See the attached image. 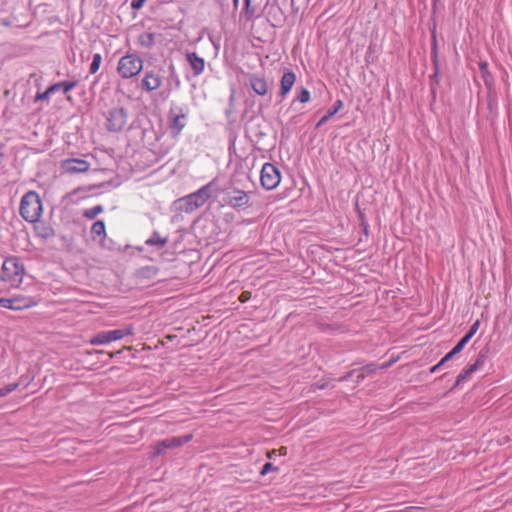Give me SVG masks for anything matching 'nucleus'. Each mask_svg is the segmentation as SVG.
<instances>
[{
  "label": "nucleus",
  "instance_id": "nucleus-1",
  "mask_svg": "<svg viewBox=\"0 0 512 512\" xmlns=\"http://www.w3.org/2000/svg\"><path fill=\"white\" fill-rule=\"evenodd\" d=\"M19 212L25 221L29 223L38 222L43 212L40 195L32 190L24 194L20 202Z\"/></svg>",
  "mask_w": 512,
  "mask_h": 512
},
{
  "label": "nucleus",
  "instance_id": "nucleus-2",
  "mask_svg": "<svg viewBox=\"0 0 512 512\" xmlns=\"http://www.w3.org/2000/svg\"><path fill=\"white\" fill-rule=\"evenodd\" d=\"M211 186L212 183H208L196 192L178 199L175 202L176 208L182 212L190 213L203 206L211 197Z\"/></svg>",
  "mask_w": 512,
  "mask_h": 512
},
{
  "label": "nucleus",
  "instance_id": "nucleus-3",
  "mask_svg": "<svg viewBox=\"0 0 512 512\" xmlns=\"http://www.w3.org/2000/svg\"><path fill=\"white\" fill-rule=\"evenodd\" d=\"M24 273L25 268L19 258L11 256L3 262L0 279L10 282L12 285H19L22 282Z\"/></svg>",
  "mask_w": 512,
  "mask_h": 512
},
{
  "label": "nucleus",
  "instance_id": "nucleus-4",
  "mask_svg": "<svg viewBox=\"0 0 512 512\" xmlns=\"http://www.w3.org/2000/svg\"><path fill=\"white\" fill-rule=\"evenodd\" d=\"M143 69V60L137 54H127L120 58L117 71L121 77L128 79L138 75Z\"/></svg>",
  "mask_w": 512,
  "mask_h": 512
},
{
  "label": "nucleus",
  "instance_id": "nucleus-5",
  "mask_svg": "<svg viewBox=\"0 0 512 512\" xmlns=\"http://www.w3.org/2000/svg\"><path fill=\"white\" fill-rule=\"evenodd\" d=\"M223 201L230 207L240 211L250 206L248 193L233 186L227 187L223 192Z\"/></svg>",
  "mask_w": 512,
  "mask_h": 512
},
{
  "label": "nucleus",
  "instance_id": "nucleus-6",
  "mask_svg": "<svg viewBox=\"0 0 512 512\" xmlns=\"http://www.w3.org/2000/svg\"><path fill=\"white\" fill-rule=\"evenodd\" d=\"M128 120V110L125 107H113L108 111L105 127L109 132H121Z\"/></svg>",
  "mask_w": 512,
  "mask_h": 512
},
{
  "label": "nucleus",
  "instance_id": "nucleus-7",
  "mask_svg": "<svg viewBox=\"0 0 512 512\" xmlns=\"http://www.w3.org/2000/svg\"><path fill=\"white\" fill-rule=\"evenodd\" d=\"M187 111L182 107H171L168 112V129L173 139H176L184 129Z\"/></svg>",
  "mask_w": 512,
  "mask_h": 512
},
{
  "label": "nucleus",
  "instance_id": "nucleus-8",
  "mask_svg": "<svg viewBox=\"0 0 512 512\" xmlns=\"http://www.w3.org/2000/svg\"><path fill=\"white\" fill-rule=\"evenodd\" d=\"M192 437V434H187L183 436H173L170 438L160 440L156 442L155 445L153 446V451L151 452L150 458H156L164 454L169 449L180 447L191 441Z\"/></svg>",
  "mask_w": 512,
  "mask_h": 512
},
{
  "label": "nucleus",
  "instance_id": "nucleus-9",
  "mask_svg": "<svg viewBox=\"0 0 512 512\" xmlns=\"http://www.w3.org/2000/svg\"><path fill=\"white\" fill-rule=\"evenodd\" d=\"M281 180L280 170L272 163H265L262 166L260 181L266 190L275 189Z\"/></svg>",
  "mask_w": 512,
  "mask_h": 512
},
{
  "label": "nucleus",
  "instance_id": "nucleus-10",
  "mask_svg": "<svg viewBox=\"0 0 512 512\" xmlns=\"http://www.w3.org/2000/svg\"><path fill=\"white\" fill-rule=\"evenodd\" d=\"M132 334H133V328L131 326L127 327L125 329L103 331V332L96 334L94 337H92L90 340V343L92 345H103V344L109 343L111 341L120 340L123 337L132 335Z\"/></svg>",
  "mask_w": 512,
  "mask_h": 512
},
{
  "label": "nucleus",
  "instance_id": "nucleus-11",
  "mask_svg": "<svg viewBox=\"0 0 512 512\" xmlns=\"http://www.w3.org/2000/svg\"><path fill=\"white\" fill-rule=\"evenodd\" d=\"M36 304L32 297L17 295L11 298L0 297V306L11 310H23Z\"/></svg>",
  "mask_w": 512,
  "mask_h": 512
},
{
  "label": "nucleus",
  "instance_id": "nucleus-12",
  "mask_svg": "<svg viewBox=\"0 0 512 512\" xmlns=\"http://www.w3.org/2000/svg\"><path fill=\"white\" fill-rule=\"evenodd\" d=\"M61 167L70 174L84 173L89 170L90 163L83 159L69 158L62 161Z\"/></svg>",
  "mask_w": 512,
  "mask_h": 512
},
{
  "label": "nucleus",
  "instance_id": "nucleus-13",
  "mask_svg": "<svg viewBox=\"0 0 512 512\" xmlns=\"http://www.w3.org/2000/svg\"><path fill=\"white\" fill-rule=\"evenodd\" d=\"M267 20L271 23L272 27H281L284 22L286 21V13L284 10L280 7V5L274 1L270 6L267 8Z\"/></svg>",
  "mask_w": 512,
  "mask_h": 512
},
{
  "label": "nucleus",
  "instance_id": "nucleus-14",
  "mask_svg": "<svg viewBox=\"0 0 512 512\" xmlns=\"http://www.w3.org/2000/svg\"><path fill=\"white\" fill-rule=\"evenodd\" d=\"M162 84V77L154 71H147L141 81V88L152 92L157 90Z\"/></svg>",
  "mask_w": 512,
  "mask_h": 512
},
{
  "label": "nucleus",
  "instance_id": "nucleus-15",
  "mask_svg": "<svg viewBox=\"0 0 512 512\" xmlns=\"http://www.w3.org/2000/svg\"><path fill=\"white\" fill-rule=\"evenodd\" d=\"M159 273V268L154 265H147L135 270L134 278L140 282L153 280Z\"/></svg>",
  "mask_w": 512,
  "mask_h": 512
},
{
  "label": "nucleus",
  "instance_id": "nucleus-16",
  "mask_svg": "<svg viewBox=\"0 0 512 512\" xmlns=\"http://www.w3.org/2000/svg\"><path fill=\"white\" fill-rule=\"evenodd\" d=\"M296 81V75L293 71L287 69L281 78L280 81V91L279 95L281 98H285L286 95L290 92L292 89L294 83Z\"/></svg>",
  "mask_w": 512,
  "mask_h": 512
},
{
  "label": "nucleus",
  "instance_id": "nucleus-17",
  "mask_svg": "<svg viewBox=\"0 0 512 512\" xmlns=\"http://www.w3.org/2000/svg\"><path fill=\"white\" fill-rule=\"evenodd\" d=\"M249 82L252 90L259 96H264L268 92V83L264 77L257 74L249 76Z\"/></svg>",
  "mask_w": 512,
  "mask_h": 512
},
{
  "label": "nucleus",
  "instance_id": "nucleus-18",
  "mask_svg": "<svg viewBox=\"0 0 512 512\" xmlns=\"http://www.w3.org/2000/svg\"><path fill=\"white\" fill-rule=\"evenodd\" d=\"M187 61L189 62L193 75L198 76L200 75L205 68V60L204 58L198 56L196 52H188L187 55Z\"/></svg>",
  "mask_w": 512,
  "mask_h": 512
},
{
  "label": "nucleus",
  "instance_id": "nucleus-19",
  "mask_svg": "<svg viewBox=\"0 0 512 512\" xmlns=\"http://www.w3.org/2000/svg\"><path fill=\"white\" fill-rule=\"evenodd\" d=\"M34 224V231L38 237L46 240L55 236V230L50 224L39 220Z\"/></svg>",
  "mask_w": 512,
  "mask_h": 512
},
{
  "label": "nucleus",
  "instance_id": "nucleus-20",
  "mask_svg": "<svg viewBox=\"0 0 512 512\" xmlns=\"http://www.w3.org/2000/svg\"><path fill=\"white\" fill-rule=\"evenodd\" d=\"M434 67V73L430 76V92H431V98L434 102L437 97V86L440 83V65L439 62L437 64H433Z\"/></svg>",
  "mask_w": 512,
  "mask_h": 512
},
{
  "label": "nucleus",
  "instance_id": "nucleus-21",
  "mask_svg": "<svg viewBox=\"0 0 512 512\" xmlns=\"http://www.w3.org/2000/svg\"><path fill=\"white\" fill-rule=\"evenodd\" d=\"M168 243V236L162 237L158 231H153L151 236L145 241L148 246H155L158 249L163 248Z\"/></svg>",
  "mask_w": 512,
  "mask_h": 512
},
{
  "label": "nucleus",
  "instance_id": "nucleus-22",
  "mask_svg": "<svg viewBox=\"0 0 512 512\" xmlns=\"http://www.w3.org/2000/svg\"><path fill=\"white\" fill-rule=\"evenodd\" d=\"M78 84L77 80L73 81H60L57 83H54L50 85V91L55 93L56 91L62 90L64 94H67L69 91H71L73 88H75Z\"/></svg>",
  "mask_w": 512,
  "mask_h": 512
},
{
  "label": "nucleus",
  "instance_id": "nucleus-23",
  "mask_svg": "<svg viewBox=\"0 0 512 512\" xmlns=\"http://www.w3.org/2000/svg\"><path fill=\"white\" fill-rule=\"evenodd\" d=\"M91 235L93 239L99 238V240H104L106 237V228L103 220H97L93 223Z\"/></svg>",
  "mask_w": 512,
  "mask_h": 512
},
{
  "label": "nucleus",
  "instance_id": "nucleus-24",
  "mask_svg": "<svg viewBox=\"0 0 512 512\" xmlns=\"http://www.w3.org/2000/svg\"><path fill=\"white\" fill-rule=\"evenodd\" d=\"M243 16L247 21L258 17L257 8L252 4V0H244Z\"/></svg>",
  "mask_w": 512,
  "mask_h": 512
},
{
  "label": "nucleus",
  "instance_id": "nucleus-25",
  "mask_svg": "<svg viewBox=\"0 0 512 512\" xmlns=\"http://www.w3.org/2000/svg\"><path fill=\"white\" fill-rule=\"evenodd\" d=\"M138 40L141 46L152 48L155 45V34L150 32L142 33Z\"/></svg>",
  "mask_w": 512,
  "mask_h": 512
},
{
  "label": "nucleus",
  "instance_id": "nucleus-26",
  "mask_svg": "<svg viewBox=\"0 0 512 512\" xmlns=\"http://www.w3.org/2000/svg\"><path fill=\"white\" fill-rule=\"evenodd\" d=\"M479 68L481 70L482 78L484 80L485 85L488 86V87L492 86V84H493V76L488 71V63L487 62H480L479 63Z\"/></svg>",
  "mask_w": 512,
  "mask_h": 512
},
{
  "label": "nucleus",
  "instance_id": "nucleus-27",
  "mask_svg": "<svg viewBox=\"0 0 512 512\" xmlns=\"http://www.w3.org/2000/svg\"><path fill=\"white\" fill-rule=\"evenodd\" d=\"M431 60H432V64H437V62H439L437 36H436L435 27L432 30Z\"/></svg>",
  "mask_w": 512,
  "mask_h": 512
},
{
  "label": "nucleus",
  "instance_id": "nucleus-28",
  "mask_svg": "<svg viewBox=\"0 0 512 512\" xmlns=\"http://www.w3.org/2000/svg\"><path fill=\"white\" fill-rule=\"evenodd\" d=\"M103 206L102 205H96L92 208L85 209L83 212V216L89 220H92L97 217L98 214L103 212Z\"/></svg>",
  "mask_w": 512,
  "mask_h": 512
},
{
  "label": "nucleus",
  "instance_id": "nucleus-29",
  "mask_svg": "<svg viewBox=\"0 0 512 512\" xmlns=\"http://www.w3.org/2000/svg\"><path fill=\"white\" fill-rule=\"evenodd\" d=\"M131 350H132L131 346H124L115 352H109L108 355L110 358L117 357V358H121V359H126L127 355H130Z\"/></svg>",
  "mask_w": 512,
  "mask_h": 512
},
{
  "label": "nucleus",
  "instance_id": "nucleus-30",
  "mask_svg": "<svg viewBox=\"0 0 512 512\" xmlns=\"http://www.w3.org/2000/svg\"><path fill=\"white\" fill-rule=\"evenodd\" d=\"M102 62V56L100 53H96L93 55L92 63L90 64L89 72L91 74H95L98 72L100 65Z\"/></svg>",
  "mask_w": 512,
  "mask_h": 512
},
{
  "label": "nucleus",
  "instance_id": "nucleus-31",
  "mask_svg": "<svg viewBox=\"0 0 512 512\" xmlns=\"http://www.w3.org/2000/svg\"><path fill=\"white\" fill-rule=\"evenodd\" d=\"M295 100L300 103H307L310 100V91L305 87H300Z\"/></svg>",
  "mask_w": 512,
  "mask_h": 512
},
{
  "label": "nucleus",
  "instance_id": "nucleus-32",
  "mask_svg": "<svg viewBox=\"0 0 512 512\" xmlns=\"http://www.w3.org/2000/svg\"><path fill=\"white\" fill-rule=\"evenodd\" d=\"M471 338H469L467 335H464L458 342L457 344L452 348V350L454 351V353L456 354H459L463 349L464 347L466 346V344L470 341Z\"/></svg>",
  "mask_w": 512,
  "mask_h": 512
},
{
  "label": "nucleus",
  "instance_id": "nucleus-33",
  "mask_svg": "<svg viewBox=\"0 0 512 512\" xmlns=\"http://www.w3.org/2000/svg\"><path fill=\"white\" fill-rule=\"evenodd\" d=\"M19 386V383H10L0 388V397H4L9 393L15 391Z\"/></svg>",
  "mask_w": 512,
  "mask_h": 512
},
{
  "label": "nucleus",
  "instance_id": "nucleus-34",
  "mask_svg": "<svg viewBox=\"0 0 512 512\" xmlns=\"http://www.w3.org/2000/svg\"><path fill=\"white\" fill-rule=\"evenodd\" d=\"M470 376V373L464 369L458 376H457V379L454 383V385L451 387L450 391L454 390L455 388H457L462 382H464L467 377Z\"/></svg>",
  "mask_w": 512,
  "mask_h": 512
},
{
  "label": "nucleus",
  "instance_id": "nucleus-35",
  "mask_svg": "<svg viewBox=\"0 0 512 512\" xmlns=\"http://www.w3.org/2000/svg\"><path fill=\"white\" fill-rule=\"evenodd\" d=\"M343 107V101L342 100H336L333 104V106L327 111V114L330 117H333L336 113H338Z\"/></svg>",
  "mask_w": 512,
  "mask_h": 512
},
{
  "label": "nucleus",
  "instance_id": "nucleus-36",
  "mask_svg": "<svg viewBox=\"0 0 512 512\" xmlns=\"http://www.w3.org/2000/svg\"><path fill=\"white\" fill-rule=\"evenodd\" d=\"M271 471H275V472H278L279 471V468L277 466H274L273 463L271 462H266L262 468H261V471H260V474L262 476L268 474L269 472Z\"/></svg>",
  "mask_w": 512,
  "mask_h": 512
},
{
  "label": "nucleus",
  "instance_id": "nucleus-37",
  "mask_svg": "<svg viewBox=\"0 0 512 512\" xmlns=\"http://www.w3.org/2000/svg\"><path fill=\"white\" fill-rule=\"evenodd\" d=\"M487 353H488V348H485V349H482L475 361V364L478 365V367H482L483 364L485 363L486 359H487Z\"/></svg>",
  "mask_w": 512,
  "mask_h": 512
},
{
  "label": "nucleus",
  "instance_id": "nucleus-38",
  "mask_svg": "<svg viewBox=\"0 0 512 512\" xmlns=\"http://www.w3.org/2000/svg\"><path fill=\"white\" fill-rule=\"evenodd\" d=\"M51 94H53V92L50 91V87H48L44 92H37L34 101L47 100Z\"/></svg>",
  "mask_w": 512,
  "mask_h": 512
},
{
  "label": "nucleus",
  "instance_id": "nucleus-39",
  "mask_svg": "<svg viewBox=\"0 0 512 512\" xmlns=\"http://www.w3.org/2000/svg\"><path fill=\"white\" fill-rule=\"evenodd\" d=\"M480 327V321L479 320H476L469 328L468 332L465 334L467 335L469 338H472L476 332L478 331Z\"/></svg>",
  "mask_w": 512,
  "mask_h": 512
},
{
  "label": "nucleus",
  "instance_id": "nucleus-40",
  "mask_svg": "<svg viewBox=\"0 0 512 512\" xmlns=\"http://www.w3.org/2000/svg\"><path fill=\"white\" fill-rule=\"evenodd\" d=\"M146 1L147 0H132L130 4L131 8L133 10H140L144 6Z\"/></svg>",
  "mask_w": 512,
  "mask_h": 512
},
{
  "label": "nucleus",
  "instance_id": "nucleus-41",
  "mask_svg": "<svg viewBox=\"0 0 512 512\" xmlns=\"http://www.w3.org/2000/svg\"><path fill=\"white\" fill-rule=\"evenodd\" d=\"M457 355L456 353H454V351L451 349L447 354H445V356L440 360V365H444L445 363H447L448 361L452 360L453 357Z\"/></svg>",
  "mask_w": 512,
  "mask_h": 512
},
{
  "label": "nucleus",
  "instance_id": "nucleus-42",
  "mask_svg": "<svg viewBox=\"0 0 512 512\" xmlns=\"http://www.w3.org/2000/svg\"><path fill=\"white\" fill-rule=\"evenodd\" d=\"M251 298V292L243 291L239 296V301L242 303L247 302Z\"/></svg>",
  "mask_w": 512,
  "mask_h": 512
},
{
  "label": "nucleus",
  "instance_id": "nucleus-43",
  "mask_svg": "<svg viewBox=\"0 0 512 512\" xmlns=\"http://www.w3.org/2000/svg\"><path fill=\"white\" fill-rule=\"evenodd\" d=\"M378 369V367L375 364H367L365 365L362 370L366 373H373Z\"/></svg>",
  "mask_w": 512,
  "mask_h": 512
},
{
  "label": "nucleus",
  "instance_id": "nucleus-44",
  "mask_svg": "<svg viewBox=\"0 0 512 512\" xmlns=\"http://www.w3.org/2000/svg\"><path fill=\"white\" fill-rule=\"evenodd\" d=\"M331 117L326 113L316 124V128L324 125Z\"/></svg>",
  "mask_w": 512,
  "mask_h": 512
},
{
  "label": "nucleus",
  "instance_id": "nucleus-45",
  "mask_svg": "<svg viewBox=\"0 0 512 512\" xmlns=\"http://www.w3.org/2000/svg\"><path fill=\"white\" fill-rule=\"evenodd\" d=\"M355 370H351L349 371L348 373H346L344 376L340 377L339 378V381L340 382H345V381H348L354 374Z\"/></svg>",
  "mask_w": 512,
  "mask_h": 512
},
{
  "label": "nucleus",
  "instance_id": "nucleus-46",
  "mask_svg": "<svg viewBox=\"0 0 512 512\" xmlns=\"http://www.w3.org/2000/svg\"><path fill=\"white\" fill-rule=\"evenodd\" d=\"M465 369H466V370L470 373V375H471L472 373H474L475 371H477V370L479 369V367H478V365H477V364L473 363V364L469 365V366H468L467 368H465Z\"/></svg>",
  "mask_w": 512,
  "mask_h": 512
},
{
  "label": "nucleus",
  "instance_id": "nucleus-47",
  "mask_svg": "<svg viewBox=\"0 0 512 512\" xmlns=\"http://www.w3.org/2000/svg\"><path fill=\"white\" fill-rule=\"evenodd\" d=\"M169 70H170V76H171L172 78H174V77L176 78V82H177V85H178V84H179V80H178L177 75H176V73H175V67H174V65H173V64H170V66H169Z\"/></svg>",
  "mask_w": 512,
  "mask_h": 512
},
{
  "label": "nucleus",
  "instance_id": "nucleus-48",
  "mask_svg": "<svg viewBox=\"0 0 512 512\" xmlns=\"http://www.w3.org/2000/svg\"><path fill=\"white\" fill-rule=\"evenodd\" d=\"M361 227H362V230H363V233L368 236V224L365 220L362 219V223H361Z\"/></svg>",
  "mask_w": 512,
  "mask_h": 512
},
{
  "label": "nucleus",
  "instance_id": "nucleus-49",
  "mask_svg": "<svg viewBox=\"0 0 512 512\" xmlns=\"http://www.w3.org/2000/svg\"><path fill=\"white\" fill-rule=\"evenodd\" d=\"M443 365H440V361L430 368V373L437 372Z\"/></svg>",
  "mask_w": 512,
  "mask_h": 512
},
{
  "label": "nucleus",
  "instance_id": "nucleus-50",
  "mask_svg": "<svg viewBox=\"0 0 512 512\" xmlns=\"http://www.w3.org/2000/svg\"><path fill=\"white\" fill-rule=\"evenodd\" d=\"M364 379V374L360 373L357 375L356 383H360Z\"/></svg>",
  "mask_w": 512,
  "mask_h": 512
},
{
  "label": "nucleus",
  "instance_id": "nucleus-51",
  "mask_svg": "<svg viewBox=\"0 0 512 512\" xmlns=\"http://www.w3.org/2000/svg\"><path fill=\"white\" fill-rule=\"evenodd\" d=\"M280 455H286L287 454V447L282 446L279 449Z\"/></svg>",
  "mask_w": 512,
  "mask_h": 512
},
{
  "label": "nucleus",
  "instance_id": "nucleus-52",
  "mask_svg": "<svg viewBox=\"0 0 512 512\" xmlns=\"http://www.w3.org/2000/svg\"><path fill=\"white\" fill-rule=\"evenodd\" d=\"M275 454H276V450H271L268 452L267 457L271 459L274 457Z\"/></svg>",
  "mask_w": 512,
  "mask_h": 512
},
{
  "label": "nucleus",
  "instance_id": "nucleus-53",
  "mask_svg": "<svg viewBox=\"0 0 512 512\" xmlns=\"http://www.w3.org/2000/svg\"><path fill=\"white\" fill-rule=\"evenodd\" d=\"M232 1H233L234 9H237L238 5H239V0H232Z\"/></svg>",
  "mask_w": 512,
  "mask_h": 512
},
{
  "label": "nucleus",
  "instance_id": "nucleus-54",
  "mask_svg": "<svg viewBox=\"0 0 512 512\" xmlns=\"http://www.w3.org/2000/svg\"><path fill=\"white\" fill-rule=\"evenodd\" d=\"M229 100H230V106H232L233 105V101H234V92H232Z\"/></svg>",
  "mask_w": 512,
  "mask_h": 512
},
{
  "label": "nucleus",
  "instance_id": "nucleus-55",
  "mask_svg": "<svg viewBox=\"0 0 512 512\" xmlns=\"http://www.w3.org/2000/svg\"><path fill=\"white\" fill-rule=\"evenodd\" d=\"M358 213L360 221L362 222V219L365 220L363 213L361 211H358Z\"/></svg>",
  "mask_w": 512,
  "mask_h": 512
},
{
  "label": "nucleus",
  "instance_id": "nucleus-56",
  "mask_svg": "<svg viewBox=\"0 0 512 512\" xmlns=\"http://www.w3.org/2000/svg\"><path fill=\"white\" fill-rule=\"evenodd\" d=\"M389 366H390V363H386V364H383L382 366H380L379 368L385 369V368H388Z\"/></svg>",
  "mask_w": 512,
  "mask_h": 512
},
{
  "label": "nucleus",
  "instance_id": "nucleus-57",
  "mask_svg": "<svg viewBox=\"0 0 512 512\" xmlns=\"http://www.w3.org/2000/svg\"><path fill=\"white\" fill-rule=\"evenodd\" d=\"M326 387L325 383H322V385L320 386L321 389H324Z\"/></svg>",
  "mask_w": 512,
  "mask_h": 512
},
{
  "label": "nucleus",
  "instance_id": "nucleus-58",
  "mask_svg": "<svg viewBox=\"0 0 512 512\" xmlns=\"http://www.w3.org/2000/svg\"><path fill=\"white\" fill-rule=\"evenodd\" d=\"M4 157V154L0 152V160Z\"/></svg>",
  "mask_w": 512,
  "mask_h": 512
},
{
  "label": "nucleus",
  "instance_id": "nucleus-59",
  "mask_svg": "<svg viewBox=\"0 0 512 512\" xmlns=\"http://www.w3.org/2000/svg\"><path fill=\"white\" fill-rule=\"evenodd\" d=\"M226 115L229 116L230 115V110H227L226 111Z\"/></svg>",
  "mask_w": 512,
  "mask_h": 512
},
{
  "label": "nucleus",
  "instance_id": "nucleus-60",
  "mask_svg": "<svg viewBox=\"0 0 512 512\" xmlns=\"http://www.w3.org/2000/svg\"><path fill=\"white\" fill-rule=\"evenodd\" d=\"M294 0H291V3L293 4Z\"/></svg>",
  "mask_w": 512,
  "mask_h": 512
}]
</instances>
